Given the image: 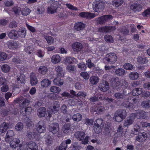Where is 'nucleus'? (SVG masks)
Instances as JSON below:
<instances>
[{"label":"nucleus","instance_id":"obj_17","mask_svg":"<svg viewBox=\"0 0 150 150\" xmlns=\"http://www.w3.org/2000/svg\"><path fill=\"white\" fill-rule=\"evenodd\" d=\"M60 106L59 103L58 101H55L54 102L53 105L50 107V109L53 113L55 114L57 113L59 111V109Z\"/></svg>","mask_w":150,"mask_h":150},{"label":"nucleus","instance_id":"obj_19","mask_svg":"<svg viewBox=\"0 0 150 150\" xmlns=\"http://www.w3.org/2000/svg\"><path fill=\"white\" fill-rule=\"evenodd\" d=\"M72 47L74 51L78 52L80 51L82 49L83 46L80 43L76 42L73 44Z\"/></svg>","mask_w":150,"mask_h":150},{"label":"nucleus","instance_id":"obj_14","mask_svg":"<svg viewBox=\"0 0 150 150\" xmlns=\"http://www.w3.org/2000/svg\"><path fill=\"white\" fill-rule=\"evenodd\" d=\"M20 142V141L18 138H14L9 143L11 147L15 149L18 146Z\"/></svg>","mask_w":150,"mask_h":150},{"label":"nucleus","instance_id":"obj_18","mask_svg":"<svg viewBox=\"0 0 150 150\" xmlns=\"http://www.w3.org/2000/svg\"><path fill=\"white\" fill-rule=\"evenodd\" d=\"M96 107L94 108V111L96 112V113L98 114H101L104 110V108L103 106H100L101 103H97Z\"/></svg>","mask_w":150,"mask_h":150},{"label":"nucleus","instance_id":"obj_41","mask_svg":"<svg viewBox=\"0 0 150 150\" xmlns=\"http://www.w3.org/2000/svg\"><path fill=\"white\" fill-rule=\"evenodd\" d=\"M47 67L45 66H41L39 69V72L43 75L45 74L47 72Z\"/></svg>","mask_w":150,"mask_h":150},{"label":"nucleus","instance_id":"obj_26","mask_svg":"<svg viewBox=\"0 0 150 150\" xmlns=\"http://www.w3.org/2000/svg\"><path fill=\"white\" fill-rule=\"evenodd\" d=\"M130 79L134 80L137 79L139 77V74L137 72L133 71L130 72L128 75Z\"/></svg>","mask_w":150,"mask_h":150},{"label":"nucleus","instance_id":"obj_34","mask_svg":"<svg viewBox=\"0 0 150 150\" xmlns=\"http://www.w3.org/2000/svg\"><path fill=\"white\" fill-rule=\"evenodd\" d=\"M72 119L74 121L79 122L82 119V116L80 114L77 113L73 115Z\"/></svg>","mask_w":150,"mask_h":150},{"label":"nucleus","instance_id":"obj_48","mask_svg":"<svg viewBox=\"0 0 150 150\" xmlns=\"http://www.w3.org/2000/svg\"><path fill=\"white\" fill-rule=\"evenodd\" d=\"M123 67L126 70H131L133 69V66L130 63H125L123 65Z\"/></svg>","mask_w":150,"mask_h":150},{"label":"nucleus","instance_id":"obj_11","mask_svg":"<svg viewBox=\"0 0 150 150\" xmlns=\"http://www.w3.org/2000/svg\"><path fill=\"white\" fill-rule=\"evenodd\" d=\"M36 129L38 132L40 133L44 132L45 131L44 126V123L42 121H40L36 125Z\"/></svg>","mask_w":150,"mask_h":150},{"label":"nucleus","instance_id":"obj_33","mask_svg":"<svg viewBox=\"0 0 150 150\" xmlns=\"http://www.w3.org/2000/svg\"><path fill=\"white\" fill-rule=\"evenodd\" d=\"M142 92V89L141 88H137L133 90L132 94L133 96H136L141 94Z\"/></svg>","mask_w":150,"mask_h":150},{"label":"nucleus","instance_id":"obj_62","mask_svg":"<svg viewBox=\"0 0 150 150\" xmlns=\"http://www.w3.org/2000/svg\"><path fill=\"white\" fill-rule=\"evenodd\" d=\"M12 110L11 108H9L8 109H4L2 110V113L4 116H6L10 113H11V111Z\"/></svg>","mask_w":150,"mask_h":150},{"label":"nucleus","instance_id":"obj_50","mask_svg":"<svg viewBox=\"0 0 150 150\" xmlns=\"http://www.w3.org/2000/svg\"><path fill=\"white\" fill-rule=\"evenodd\" d=\"M113 118L114 120L117 122H121L124 119L122 118L121 117L115 113L114 114Z\"/></svg>","mask_w":150,"mask_h":150},{"label":"nucleus","instance_id":"obj_61","mask_svg":"<svg viewBox=\"0 0 150 150\" xmlns=\"http://www.w3.org/2000/svg\"><path fill=\"white\" fill-rule=\"evenodd\" d=\"M79 68L81 69V70H86L87 67L86 65L83 63H81L78 64Z\"/></svg>","mask_w":150,"mask_h":150},{"label":"nucleus","instance_id":"obj_23","mask_svg":"<svg viewBox=\"0 0 150 150\" xmlns=\"http://www.w3.org/2000/svg\"><path fill=\"white\" fill-rule=\"evenodd\" d=\"M85 24L81 22L76 23L74 25L75 29L78 31L82 30L85 27Z\"/></svg>","mask_w":150,"mask_h":150},{"label":"nucleus","instance_id":"obj_6","mask_svg":"<svg viewBox=\"0 0 150 150\" xmlns=\"http://www.w3.org/2000/svg\"><path fill=\"white\" fill-rule=\"evenodd\" d=\"M135 118L132 113L127 117L124 121V125L125 127H128L132 124L134 122Z\"/></svg>","mask_w":150,"mask_h":150},{"label":"nucleus","instance_id":"obj_12","mask_svg":"<svg viewBox=\"0 0 150 150\" xmlns=\"http://www.w3.org/2000/svg\"><path fill=\"white\" fill-rule=\"evenodd\" d=\"M9 127V125L8 123L3 122L0 125V132L1 135H3L4 133Z\"/></svg>","mask_w":150,"mask_h":150},{"label":"nucleus","instance_id":"obj_28","mask_svg":"<svg viewBox=\"0 0 150 150\" xmlns=\"http://www.w3.org/2000/svg\"><path fill=\"white\" fill-rule=\"evenodd\" d=\"M115 74L118 76H123L126 74L125 71L123 69L118 68L115 71Z\"/></svg>","mask_w":150,"mask_h":150},{"label":"nucleus","instance_id":"obj_37","mask_svg":"<svg viewBox=\"0 0 150 150\" xmlns=\"http://www.w3.org/2000/svg\"><path fill=\"white\" fill-rule=\"evenodd\" d=\"M66 69L67 71L70 72L74 73L76 71V69L75 66L71 65H69L66 67Z\"/></svg>","mask_w":150,"mask_h":150},{"label":"nucleus","instance_id":"obj_43","mask_svg":"<svg viewBox=\"0 0 150 150\" xmlns=\"http://www.w3.org/2000/svg\"><path fill=\"white\" fill-rule=\"evenodd\" d=\"M138 62L140 64H144L147 62V60L145 57H142L141 56H139L137 58Z\"/></svg>","mask_w":150,"mask_h":150},{"label":"nucleus","instance_id":"obj_56","mask_svg":"<svg viewBox=\"0 0 150 150\" xmlns=\"http://www.w3.org/2000/svg\"><path fill=\"white\" fill-rule=\"evenodd\" d=\"M114 96L117 99H123L124 98V95L120 92L116 93L114 95Z\"/></svg>","mask_w":150,"mask_h":150},{"label":"nucleus","instance_id":"obj_24","mask_svg":"<svg viewBox=\"0 0 150 150\" xmlns=\"http://www.w3.org/2000/svg\"><path fill=\"white\" fill-rule=\"evenodd\" d=\"M28 148L26 150H37L38 146L35 143L33 142H30L28 143L27 146Z\"/></svg>","mask_w":150,"mask_h":150},{"label":"nucleus","instance_id":"obj_31","mask_svg":"<svg viewBox=\"0 0 150 150\" xmlns=\"http://www.w3.org/2000/svg\"><path fill=\"white\" fill-rule=\"evenodd\" d=\"M55 70L57 72V76H58L63 77L64 76V73L62 68L59 66L56 67Z\"/></svg>","mask_w":150,"mask_h":150},{"label":"nucleus","instance_id":"obj_29","mask_svg":"<svg viewBox=\"0 0 150 150\" xmlns=\"http://www.w3.org/2000/svg\"><path fill=\"white\" fill-rule=\"evenodd\" d=\"M30 77V83L32 85H35L37 83L38 80L34 73H31Z\"/></svg>","mask_w":150,"mask_h":150},{"label":"nucleus","instance_id":"obj_49","mask_svg":"<svg viewBox=\"0 0 150 150\" xmlns=\"http://www.w3.org/2000/svg\"><path fill=\"white\" fill-rule=\"evenodd\" d=\"M23 125L21 122H18L15 127V128L18 131H21L23 129Z\"/></svg>","mask_w":150,"mask_h":150},{"label":"nucleus","instance_id":"obj_20","mask_svg":"<svg viewBox=\"0 0 150 150\" xmlns=\"http://www.w3.org/2000/svg\"><path fill=\"white\" fill-rule=\"evenodd\" d=\"M7 45L8 48L10 49H13L18 47V45L16 41L10 40L7 42Z\"/></svg>","mask_w":150,"mask_h":150},{"label":"nucleus","instance_id":"obj_4","mask_svg":"<svg viewBox=\"0 0 150 150\" xmlns=\"http://www.w3.org/2000/svg\"><path fill=\"white\" fill-rule=\"evenodd\" d=\"M59 128L57 123L53 122L48 126V130L53 134H57L59 131Z\"/></svg>","mask_w":150,"mask_h":150},{"label":"nucleus","instance_id":"obj_58","mask_svg":"<svg viewBox=\"0 0 150 150\" xmlns=\"http://www.w3.org/2000/svg\"><path fill=\"white\" fill-rule=\"evenodd\" d=\"M58 16L59 18L62 19L66 18L67 16L66 13L63 11L59 12L58 14Z\"/></svg>","mask_w":150,"mask_h":150},{"label":"nucleus","instance_id":"obj_54","mask_svg":"<svg viewBox=\"0 0 150 150\" xmlns=\"http://www.w3.org/2000/svg\"><path fill=\"white\" fill-rule=\"evenodd\" d=\"M18 23L15 21H13L10 23L9 27L11 28H15L18 26Z\"/></svg>","mask_w":150,"mask_h":150},{"label":"nucleus","instance_id":"obj_36","mask_svg":"<svg viewBox=\"0 0 150 150\" xmlns=\"http://www.w3.org/2000/svg\"><path fill=\"white\" fill-rule=\"evenodd\" d=\"M71 125L69 123L65 124L63 126L62 130L64 133L67 134L69 132L70 130Z\"/></svg>","mask_w":150,"mask_h":150},{"label":"nucleus","instance_id":"obj_53","mask_svg":"<svg viewBox=\"0 0 150 150\" xmlns=\"http://www.w3.org/2000/svg\"><path fill=\"white\" fill-rule=\"evenodd\" d=\"M110 129L109 126L107 125H105L104 128L103 133L105 135H108L110 133Z\"/></svg>","mask_w":150,"mask_h":150},{"label":"nucleus","instance_id":"obj_47","mask_svg":"<svg viewBox=\"0 0 150 150\" xmlns=\"http://www.w3.org/2000/svg\"><path fill=\"white\" fill-rule=\"evenodd\" d=\"M123 2V0H114L113 4L116 7H118L121 6Z\"/></svg>","mask_w":150,"mask_h":150},{"label":"nucleus","instance_id":"obj_40","mask_svg":"<svg viewBox=\"0 0 150 150\" xmlns=\"http://www.w3.org/2000/svg\"><path fill=\"white\" fill-rule=\"evenodd\" d=\"M45 38L48 44L49 45H52L54 42V39L51 36H45Z\"/></svg>","mask_w":150,"mask_h":150},{"label":"nucleus","instance_id":"obj_2","mask_svg":"<svg viewBox=\"0 0 150 150\" xmlns=\"http://www.w3.org/2000/svg\"><path fill=\"white\" fill-rule=\"evenodd\" d=\"M49 3L50 6L47 9V13H48L53 14L57 12L56 10L58 8L57 2L54 1L50 0Z\"/></svg>","mask_w":150,"mask_h":150},{"label":"nucleus","instance_id":"obj_32","mask_svg":"<svg viewBox=\"0 0 150 150\" xmlns=\"http://www.w3.org/2000/svg\"><path fill=\"white\" fill-rule=\"evenodd\" d=\"M141 106L145 108H150V100H144L142 101L141 104Z\"/></svg>","mask_w":150,"mask_h":150},{"label":"nucleus","instance_id":"obj_46","mask_svg":"<svg viewBox=\"0 0 150 150\" xmlns=\"http://www.w3.org/2000/svg\"><path fill=\"white\" fill-rule=\"evenodd\" d=\"M21 11V13L23 15L27 16L30 12V10L27 8H25L23 9Z\"/></svg>","mask_w":150,"mask_h":150},{"label":"nucleus","instance_id":"obj_64","mask_svg":"<svg viewBox=\"0 0 150 150\" xmlns=\"http://www.w3.org/2000/svg\"><path fill=\"white\" fill-rule=\"evenodd\" d=\"M7 57V55L4 52H2L0 53V60L1 61H3L6 60Z\"/></svg>","mask_w":150,"mask_h":150},{"label":"nucleus","instance_id":"obj_45","mask_svg":"<svg viewBox=\"0 0 150 150\" xmlns=\"http://www.w3.org/2000/svg\"><path fill=\"white\" fill-rule=\"evenodd\" d=\"M50 90L53 93H58L60 91L61 89L58 87L53 86L51 87Z\"/></svg>","mask_w":150,"mask_h":150},{"label":"nucleus","instance_id":"obj_57","mask_svg":"<svg viewBox=\"0 0 150 150\" xmlns=\"http://www.w3.org/2000/svg\"><path fill=\"white\" fill-rule=\"evenodd\" d=\"M67 146L64 142V141L60 145L58 148L59 150H66Z\"/></svg>","mask_w":150,"mask_h":150},{"label":"nucleus","instance_id":"obj_10","mask_svg":"<svg viewBox=\"0 0 150 150\" xmlns=\"http://www.w3.org/2000/svg\"><path fill=\"white\" fill-rule=\"evenodd\" d=\"M147 136V134L145 132L139 133L138 136L136 137V140L139 142H143L146 139Z\"/></svg>","mask_w":150,"mask_h":150},{"label":"nucleus","instance_id":"obj_42","mask_svg":"<svg viewBox=\"0 0 150 150\" xmlns=\"http://www.w3.org/2000/svg\"><path fill=\"white\" fill-rule=\"evenodd\" d=\"M25 51L29 54H33L34 50V49L32 46H28L26 47L24 49Z\"/></svg>","mask_w":150,"mask_h":150},{"label":"nucleus","instance_id":"obj_55","mask_svg":"<svg viewBox=\"0 0 150 150\" xmlns=\"http://www.w3.org/2000/svg\"><path fill=\"white\" fill-rule=\"evenodd\" d=\"M96 8L100 9V11H102L104 8V4L102 3H99L98 4H96L95 5Z\"/></svg>","mask_w":150,"mask_h":150},{"label":"nucleus","instance_id":"obj_35","mask_svg":"<svg viewBox=\"0 0 150 150\" xmlns=\"http://www.w3.org/2000/svg\"><path fill=\"white\" fill-rule=\"evenodd\" d=\"M60 57L58 55H54L51 58L52 62L54 63H57L60 62Z\"/></svg>","mask_w":150,"mask_h":150},{"label":"nucleus","instance_id":"obj_52","mask_svg":"<svg viewBox=\"0 0 150 150\" xmlns=\"http://www.w3.org/2000/svg\"><path fill=\"white\" fill-rule=\"evenodd\" d=\"M105 40L108 42H112L113 41V38L111 35H107L104 36Z\"/></svg>","mask_w":150,"mask_h":150},{"label":"nucleus","instance_id":"obj_1","mask_svg":"<svg viewBox=\"0 0 150 150\" xmlns=\"http://www.w3.org/2000/svg\"><path fill=\"white\" fill-rule=\"evenodd\" d=\"M76 137L79 140L82 141V143L84 144H87L88 142V137L86 136L85 139H84V137L86 134L84 132L81 131H77L74 134Z\"/></svg>","mask_w":150,"mask_h":150},{"label":"nucleus","instance_id":"obj_39","mask_svg":"<svg viewBox=\"0 0 150 150\" xmlns=\"http://www.w3.org/2000/svg\"><path fill=\"white\" fill-rule=\"evenodd\" d=\"M21 11V8L19 7H14L12 8V11L14 12L16 16H19Z\"/></svg>","mask_w":150,"mask_h":150},{"label":"nucleus","instance_id":"obj_22","mask_svg":"<svg viewBox=\"0 0 150 150\" xmlns=\"http://www.w3.org/2000/svg\"><path fill=\"white\" fill-rule=\"evenodd\" d=\"M16 31L15 30H12L8 34V36L10 39L15 40L18 38Z\"/></svg>","mask_w":150,"mask_h":150},{"label":"nucleus","instance_id":"obj_30","mask_svg":"<svg viewBox=\"0 0 150 150\" xmlns=\"http://www.w3.org/2000/svg\"><path fill=\"white\" fill-rule=\"evenodd\" d=\"M17 35L21 38L25 37L26 35L25 28H20L19 30L17 31Z\"/></svg>","mask_w":150,"mask_h":150},{"label":"nucleus","instance_id":"obj_59","mask_svg":"<svg viewBox=\"0 0 150 150\" xmlns=\"http://www.w3.org/2000/svg\"><path fill=\"white\" fill-rule=\"evenodd\" d=\"M1 69L4 72H7L9 71L10 67L8 65L6 64L1 67Z\"/></svg>","mask_w":150,"mask_h":150},{"label":"nucleus","instance_id":"obj_15","mask_svg":"<svg viewBox=\"0 0 150 150\" xmlns=\"http://www.w3.org/2000/svg\"><path fill=\"white\" fill-rule=\"evenodd\" d=\"M79 16L83 18L91 19L94 18V14L88 12H81Z\"/></svg>","mask_w":150,"mask_h":150},{"label":"nucleus","instance_id":"obj_3","mask_svg":"<svg viewBox=\"0 0 150 150\" xmlns=\"http://www.w3.org/2000/svg\"><path fill=\"white\" fill-rule=\"evenodd\" d=\"M105 59L110 64H113L117 61V57L115 53H110L106 55Z\"/></svg>","mask_w":150,"mask_h":150},{"label":"nucleus","instance_id":"obj_13","mask_svg":"<svg viewBox=\"0 0 150 150\" xmlns=\"http://www.w3.org/2000/svg\"><path fill=\"white\" fill-rule=\"evenodd\" d=\"M146 112L144 111L138 112L136 113H132L134 117L138 119H145L147 117Z\"/></svg>","mask_w":150,"mask_h":150},{"label":"nucleus","instance_id":"obj_27","mask_svg":"<svg viewBox=\"0 0 150 150\" xmlns=\"http://www.w3.org/2000/svg\"><path fill=\"white\" fill-rule=\"evenodd\" d=\"M45 142L46 145L50 146L52 142V139L51 136L48 133H46L44 135Z\"/></svg>","mask_w":150,"mask_h":150},{"label":"nucleus","instance_id":"obj_21","mask_svg":"<svg viewBox=\"0 0 150 150\" xmlns=\"http://www.w3.org/2000/svg\"><path fill=\"white\" fill-rule=\"evenodd\" d=\"M37 115L40 117H44L45 115H47L46 113V109L44 107L40 108L37 111Z\"/></svg>","mask_w":150,"mask_h":150},{"label":"nucleus","instance_id":"obj_51","mask_svg":"<svg viewBox=\"0 0 150 150\" xmlns=\"http://www.w3.org/2000/svg\"><path fill=\"white\" fill-rule=\"evenodd\" d=\"M103 123V121L101 119H98L96 120L94 123L95 126H99L101 127L103 126L102 123Z\"/></svg>","mask_w":150,"mask_h":150},{"label":"nucleus","instance_id":"obj_9","mask_svg":"<svg viewBox=\"0 0 150 150\" xmlns=\"http://www.w3.org/2000/svg\"><path fill=\"white\" fill-rule=\"evenodd\" d=\"M120 80L117 77L114 78L111 80V85L113 89H117L120 85Z\"/></svg>","mask_w":150,"mask_h":150},{"label":"nucleus","instance_id":"obj_25","mask_svg":"<svg viewBox=\"0 0 150 150\" xmlns=\"http://www.w3.org/2000/svg\"><path fill=\"white\" fill-rule=\"evenodd\" d=\"M124 119L127 116V112L126 110L123 109L118 110L115 112Z\"/></svg>","mask_w":150,"mask_h":150},{"label":"nucleus","instance_id":"obj_16","mask_svg":"<svg viewBox=\"0 0 150 150\" xmlns=\"http://www.w3.org/2000/svg\"><path fill=\"white\" fill-rule=\"evenodd\" d=\"M142 5L138 4H133L130 6L131 9L135 12L140 11L142 10Z\"/></svg>","mask_w":150,"mask_h":150},{"label":"nucleus","instance_id":"obj_7","mask_svg":"<svg viewBox=\"0 0 150 150\" xmlns=\"http://www.w3.org/2000/svg\"><path fill=\"white\" fill-rule=\"evenodd\" d=\"M14 133L11 130H8L6 134L5 137V141L7 143H9L10 141L14 138Z\"/></svg>","mask_w":150,"mask_h":150},{"label":"nucleus","instance_id":"obj_38","mask_svg":"<svg viewBox=\"0 0 150 150\" xmlns=\"http://www.w3.org/2000/svg\"><path fill=\"white\" fill-rule=\"evenodd\" d=\"M51 81L48 79H44L41 82V86L45 87L48 86L51 84Z\"/></svg>","mask_w":150,"mask_h":150},{"label":"nucleus","instance_id":"obj_5","mask_svg":"<svg viewBox=\"0 0 150 150\" xmlns=\"http://www.w3.org/2000/svg\"><path fill=\"white\" fill-rule=\"evenodd\" d=\"M98 87L99 89H96V91H98L99 92H100L99 91L105 92L109 89V83L107 81H105L103 82L102 83L100 84Z\"/></svg>","mask_w":150,"mask_h":150},{"label":"nucleus","instance_id":"obj_44","mask_svg":"<svg viewBox=\"0 0 150 150\" xmlns=\"http://www.w3.org/2000/svg\"><path fill=\"white\" fill-rule=\"evenodd\" d=\"M53 82L55 85L59 86H62L63 84V82L61 81V79L59 78H55L53 80Z\"/></svg>","mask_w":150,"mask_h":150},{"label":"nucleus","instance_id":"obj_8","mask_svg":"<svg viewBox=\"0 0 150 150\" xmlns=\"http://www.w3.org/2000/svg\"><path fill=\"white\" fill-rule=\"evenodd\" d=\"M115 29L116 28L114 26H105L99 28L98 31L100 32L107 33L115 30Z\"/></svg>","mask_w":150,"mask_h":150},{"label":"nucleus","instance_id":"obj_63","mask_svg":"<svg viewBox=\"0 0 150 150\" xmlns=\"http://www.w3.org/2000/svg\"><path fill=\"white\" fill-rule=\"evenodd\" d=\"M72 148L74 150H79L80 146H79L77 142H75L72 144Z\"/></svg>","mask_w":150,"mask_h":150},{"label":"nucleus","instance_id":"obj_60","mask_svg":"<svg viewBox=\"0 0 150 150\" xmlns=\"http://www.w3.org/2000/svg\"><path fill=\"white\" fill-rule=\"evenodd\" d=\"M25 80V78L24 77V75L23 74L21 75L17 78V81L19 83H23Z\"/></svg>","mask_w":150,"mask_h":150}]
</instances>
